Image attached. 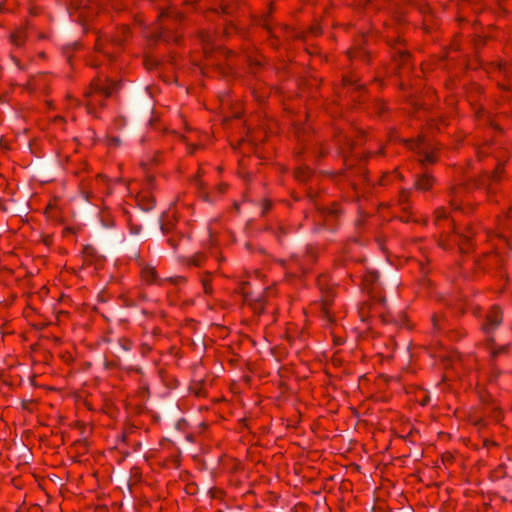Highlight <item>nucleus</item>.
<instances>
[{
  "mask_svg": "<svg viewBox=\"0 0 512 512\" xmlns=\"http://www.w3.org/2000/svg\"><path fill=\"white\" fill-rule=\"evenodd\" d=\"M363 287L369 295V300L359 307V316L362 321L369 318H380L383 323L390 322V315L387 313L386 299L379 284L377 272L369 271L364 275Z\"/></svg>",
  "mask_w": 512,
  "mask_h": 512,
  "instance_id": "f257e3e1",
  "label": "nucleus"
},
{
  "mask_svg": "<svg viewBox=\"0 0 512 512\" xmlns=\"http://www.w3.org/2000/svg\"><path fill=\"white\" fill-rule=\"evenodd\" d=\"M115 87L113 82L108 83L101 77L94 78L84 94L87 112L94 117H99L100 110L105 106L106 100L112 95Z\"/></svg>",
  "mask_w": 512,
  "mask_h": 512,
  "instance_id": "f03ea898",
  "label": "nucleus"
},
{
  "mask_svg": "<svg viewBox=\"0 0 512 512\" xmlns=\"http://www.w3.org/2000/svg\"><path fill=\"white\" fill-rule=\"evenodd\" d=\"M423 144H424V138L423 137H419L416 141H409L408 142V146H409L410 149L417 150V152L420 155H423V157L419 159L421 164H434V163H436L437 159H438L436 152L434 150L430 151V152H427L422 147Z\"/></svg>",
  "mask_w": 512,
  "mask_h": 512,
  "instance_id": "7ed1b4c3",
  "label": "nucleus"
},
{
  "mask_svg": "<svg viewBox=\"0 0 512 512\" xmlns=\"http://www.w3.org/2000/svg\"><path fill=\"white\" fill-rule=\"evenodd\" d=\"M503 320V313L498 306H492L486 315V321L483 325V330L486 333L492 332L498 327Z\"/></svg>",
  "mask_w": 512,
  "mask_h": 512,
  "instance_id": "20e7f679",
  "label": "nucleus"
},
{
  "mask_svg": "<svg viewBox=\"0 0 512 512\" xmlns=\"http://www.w3.org/2000/svg\"><path fill=\"white\" fill-rule=\"evenodd\" d=\"M141 281L146 285H161L162 281L159 278L155 267L144 265L140 271Z\"/></svg>",
  "mask_w": 512,
  "mask_h": 512,
  "instance_id": "39448f33",
  "label": "nucleus"
},
{
  "mask_svg": "<svg viewBox=\"0 0 512 512\" xmlns=\"http://www.w3.org/2000/svg\"><path fill=\"white\" fill-rule=\"evenodd\" d=\"M195 137L184 136V140L187 143V151L189 154H194L196 150L203 147L205 145L208 136L206 134H200L199 132H194Z\"/></svg>",
  "mask_w": 512,
  "mask_h": 512,
  "instance_id": "423d86ee",
  "label": "nucleus"
},
{
  "mask_svg": "<svg viewBox=\"0 0 512 512\" xmlns=\"http://www.w3.org/2000/svg\"><path fill=\"white\" fill-rule=\"evenodd\" d=\"M10 43L15 47H22L27 39V27L20 26L13 30L9 36Z\"/></svg>",
  "mask_w": 512,
  "mask_h": 512,
  "instance_id": "0eeeda50",
  "label": "nucleus"
},
{
  "mask_svg": "<svg viewBox=\"0 0 512 512\" xmlns=\"http://www.w3.org/2000/svg\"><path fill=\"white\" fill-rule=\"evenodd\" d=\"M166 19L181 21L182 19H184V14L180 11H177L175 8L170 7L166 10H163L158 16V21L161 23L164 22Z\"/></svg>",
  "mask_w": 512,
  "mask_h": 512,
  "instance_id": "6e6552de",
  "label": "nucleus"
},
{
  "mask_svg": "<svg viewBox=\"0 0 512 512\" xmlns=\"http://www.w3.org/2000/svg\"><path fill=\"white\" fill-rule=\"evenodd\" d=\"M434 185V178L429 174L419 176L415 182V188L420 191H427Z\"/></svg>",
  "mask_w": 512,
  "mask_h": 512,
  "instance_id": "1a4fd4ad",
  "label": "nucleus"
},
{
  "mask_svg": "<svg viewBox=\"0 0 512 512\" xmlns=\"http://www.w3.org/2000/svg\"><path fill=\"white\" fill-rule=\"evenodd\" d=\"M458 246L461 252L468 253L472 248V242L470 235L458 236Z\"/></svg>",
  "mask_w": 512,
  "mask_h": 512,
  "instance_id": "9d476101",
  "label": "nucleus"
},
{
  "mask_svg": "<svg viewBox=\"0 0 512 512\" xmlns=\"http://www.w3.org/2000/svg\"><path fill=\"white\" fill-rule=\"evenodd\" d=\"M464 188L462 186L455 187L451 190V199H450V205L452 209L458 210L460 209V202L458 201V196L462 193Z\"/></svg>",
  "mask_w": 512,
  "mask_h": 512,
  "instance_id": "9b49d317",
  "label": "nucleus"
},
{
  "mask_svg": "<svg viewBox=\"0 0 512 512\" xmlns=\"http://www.w3.org/2000/svg\"><path fill=\"white\" fill-rule=\"evenodd\" d=\"M130 36V28L126 25H123L119 28V35H116L113 38V41L117 44H122L124 41H126Z\"/></svg>",
  "mask_w": 512,
  "mask_h": 512,
  "instance_id": "f8f14e48",
  "label": "nucleus"
},
{
  "mask_svg": "<svg viewBox=\"0 0 512 512\" xmlns=\"http://www.w3.org/2000/svg\"><path fill=\"white\" fill-rule=\"evenodd\" d=\"M95 256H96V251L93 247L86 246L83 249V257H84L85 263L91 264L93 262V259Z\"/></svg>",
  "mask_w": 512,
  "mask_h": 512,
  "instance_id": "ddd939ff",
  "label": "nucleus"
},
{
  "mask_svg": "<svg viewBox=\"0 0 512 512\" xmlns=\"http://www.w3.org/2000/svg\"><path fill=\"white\" fill-rule=\"evenodd\" d=\"M445 219H447V213H446L445 208H443V207L437 208L434 212L435 225L438 226L440 224V222Z\"/></svg>",
  "mask_w": 512,
  "mask_h": 512,
  "instance_id": "4468645a",
  "label": "nucleus"
},
{
  "mask_svg": "<svg viewBox=\"0 0 512 512\" xmlns=\"http://www.w3.org/2000/svg\"><path fill=\"white\" fill-rule=\"evenodd\" d=\"M201 282L205 294H212L211 276L209 274L203 276Z\"/></svg>",
  "mask_w": 512,
  "mask_h": 512,
  "instance_id": "2eb2a0df",
  "label": "nucleus"
},
{
  "mask_svg": "<svg viewBox=\"0 0 512 512\" xmlns=\"http://www.w3.org/2000/svg\"><path fill=\"white\" fill-rule=\"evenodd\" d=\"M504 172V166L503 164H498L495 168V170L493 171L492 175H491V181L492 182H498L501 180V177H502V174Z\"/></svg>",
  "mask_w": 512,
  "mask_h": 512,
  "instance_id": "dca6fc26",
  "label": "nucleus"
},
{
  "mask_svg": "<svg viewBox=\"0 0 512 512\" xmlns=\"http://www.w3.org/2000/svg\"><path fill=\"white\" fill-rule=\"evenodd\" d=\"M491 344L493 343L492 340H490ZM490 349H491V357L492 358H496L497 356H499L500 354H503V353H506L507 352V349H508V346L507 345H502L500 347H498L497 349L494 348L492 345L490 346Z\"/></svg>",
  "mask_w": 512,
  "mask_h": 512,
  "instance_id": "f3484780",
  "label": "nucleus"
},
{
  "mask_svg": "<svg viewBox=\"0 0 512 512\" xmlns=\"http://www.w3.org/2000/svg\"><path fill=\"white\" fill-rule=\"evenodd\" d=\"M322 313H323V316L326 318V320L328 322H332V316H331V313H330V310H329V305H328V302L325 301L322 305Z\"/></svg>",
  "mask_w": 512,
  "mask_h": 512,
  "instance_id": "a211bd4d",
  "label": "nucleus"
},
{
  "mask_svg": "<svg viewBox=\"0 0 512 512\" xmlns=\"http://www.w3.org/2000/svg\"><path fill=\"white\" fill-rule=\"evenodd\" d=\"M450 236H446L444 238V236L442 235L438 241V245L443 248V249H449L451 247V244H450V239H449Z\"/></svg>",
  "mask_w": 512,
  "mask_h": 512,
  "instance_id": "6ab92c4d",
  "label": "nucleus"
},
{
  "mask_svg": "<svg viewBox=\"0 0 512 512\" xmlns=\"http://www.w3.org/2000/svg\"><path fill=\"white\" fill-rule=\"evenodd\" d=\"M410 196L409 190H402L399 194V202L400 204H405L408 202Z\"/></svg>",
  "mask_w": 512,
  "mask_h": 512,
  "instance_id": "aec40b11",
  "label": "nucleus"
},
{
  "mask_svg": "<svg viewBox=\"0 0 512 512\" xmlns=\"http://www.w3.org/2000/svg\"><path fill=\"white\" fill-rule=\"evenodd\" d=\"M492 417L497 422L501 421L502 420V410L498 407L494 408Z\"/></svg>",
  "mask_w": 512,
  "mask_h": 512,
  "instance_id": "412c9836",
  "label": "nucleus"
},
{
  "mask_svg": "<svg viewBox=\"0 0 512 512\" xmlns=\"http://www.w3.org/2000/svg\"><path fill=\"white\" fill-rule=\"evenodd\" d=\"M154 39H163L165 41L171 40L170 36L164 31H160L157 35L154 36Z\"/></svg>",
  "mask_w": 512,
  "mask_h": 512,
  "instance_id": "4be33fe9",
  "label": "nucleus"
},
{
  "mask_svg": "<svg viewBox=\"0 0 512 512\" xmlns=\"http://www.w3.org/2000/svg\"><path fill=\"white\" fill-rule=\"evenodd\" d=\"M120 343L125 350H129L131 348V342L128 339H121Z\"/></svg>",
  "mask_w": 512,
  "mask_h": 512,
  "instance_id": "5701e85b",
  "label": "nucleus"
},
{
  "mask_svg": "<svg viewBox=\"0 0 512 512\" xmlns=\"http://www.w3.org/2000/svg\"><path fill=\"white\" fill-rule=\"evenodd\" d=\"M400 57L402 59V61L405 63L409 58H410V55L408 52H400Z\"/></svg>",
  "mask_w": 512,
  "mask_h": 512,
  "instance_id": "b1692460",
  "label": "nucleus"
},
{
  "mask_svg": "<svg viewBox=\"0 0 512 512\" xmlns=\"http://www.w3.org/2000/svg\"><path fill=\"white\" fill-rule=\"evenodd\" d=\"M153 205H154V204H153V201H149L147 204H145V205L143 206V209H145V210H149V209H151V208L153 207Z\"/></svg>",
  "mask_w": 512,
  "mask_h": 512,
  "instance_id": "393cba45",
  "label": "nucleus"
},
{
  "mask_svg": "<svg viewBox=\"0 0 512 512\" xmlns=\"http://www.w3.org/2000/svg\"><path fill=\"white\" fill-rule=\"evenodd\" d=\"M390 177H395V178H399L400 179L401 175H400V173L397 170H395L393 173H391Z\"/></svg>",
  "mask_w": 512,
  "mask_h": 512,
  "instance_id": "a878e982",
  "label": "nucleus"
},
{
  "mask_svg": "<svg viewBox=\"0 0 512 512\" xmlns=\"http://www.w3.org/2000/svg\"><path fill=\"white\" fill-rule=\"evenodd\" d=\"M219 190H220L221 193H224L227 190V185L226 184H221L219 186Z\"/></svg>",
  "mask_w": 512,
  "mask_h": 512,
  "instance_id": "bb28decb",
  "label": "nucleus"
},
{
  "mask_svg": "<svg viewBox=\"0 0 512 512\" xmlns=\"http://www.w3.org/2000/svg\"><path fill=\"white\" fill-rule=\"evenodd\" d=\"M255 98H256L259 102H262V101H264V100H265L266 95L258 96V95H256V94H255Z\"/></svg>",
  "mask_w": 512,
  "mask_h": 512,
  "instance_id": "cd10ccee",
  "label": "nucleus"
},
{
  "mask_svg": "<svg viewBox=\"0 0 512 512\" xmlns=\"http://www.w3.org/2000/svg\"><path fill=\"white\" fill-rule=\"evenodd\" d=\"M197 2V0H185L184 4L185 5H193Z\"/></svg>",
  "mask_w": 512,
  "mask_h": 512,
  "instance_id": "c85d7f7f",
  "label": "nucleus"
},
{
  "mask_svg": "<svg viewBox=\"0 0 512 512\" xmlns=\"http://www.w3.org/2000/svg\"><path fill=\"white\" fill-rule=\"evenodd\" d=\"M484 155H485V152L483 150H478L477 151V156H478L479 159H481Z\"/></svg>",
  "mask_w": 512,
  "mask_h": 512,
  "instance_id": "c756f323",
  "label": "nucleus"
},
{
  "mask_svg": "<svg viewBox=\"0 0 512 512\" xmlns=\"http://www.w3.org/2000/svg\"><path fill=\"white\" fill-rule=\"evenodd\" d=\"M300 172H301V170H300V169H299V170H297V172H296V177H297V178H299V179H301V180H304V178H305V177H304V176H303V177H302V176H300Z\"/></svg>",
  "mask_w": 512,
  "mask_h": 512,
  "instance_id": "7c9ffc66",
  "label": "nucleus"
},
{
  "mask_svg": "<svg viewBox=\"0 0 512 512\" xmlns=\"http://www.w3.org/2000/svg\"><path fill=\"white\" fill-rule=\"evenodd\" d=\"M344 84L349 85L352 84V82L348 78H344Z\"/></svg>",
  "mask_w": 512,
  "mask_h": 512,
  "instance_id": "2f4dec72",
  "label": "nucleus"
},
{
  "mask_svg": "<svg viewBox=\"0 0 512 512\" xmlns=\"http://www.w3.org/2000/svg\"><path fill=\"white\" fill-rule=\"evenodd\" d=\"M507 217L508 218H512V207L509 209V211L507 212Z\"/></svg>",
  "mask_w": 512,
  "mask_h": 512,
  "instance_id": "473e14b6",
  "label": "nucleus"
},
{
  "mask_svg": "<svg viewBox=\"0 0 512 512\" xmlns=\"http://www.w3.org/2000/svg\"><path fill=\"white\" fill-rule=\"evenodd\" d=\"M201 37H202L203 41H206L205 37H208V34H202Z\"/></svg>",
  "mask_w": 512,
  "mask_h": 512,
  "instance_id": "72a5a7b5",
  "label": "nucleus"
},
{
  "mask_svg": "<svg viewBox=\"0 0 512 512\" xmlns=\"http://www.w3.org/2000/svg\"><path fill=\"white\" fill-rule=\"evenodd\" d=\"M113 142H114V144H118V143H119V140H118V139H116V138H114V139H113Z\"/></svg>",
  "mask_w": 512,
  "mask_h": 512,
  "instance_id": "f704fd0d",
  "label": "nucleus"
},
{
  "mask_svg": "<svg viewBox=\"0 0 512 512\" xmlns=\"http://www.w3.org/2000/svg\"><path fill=\"white\" fill-rule=\"evenodd\" d=\"M386 177H387V176H385V177H384V179L382 180V184H383V185H384V184H386Z\"/></svg>",
  "mask_w": 512,
  "mask_h": 512,
  "instance_id": "c9c22d12",
  "label": "nucleus"
},
{
  "mask_svg": "<svg viewBox=\"0 0 512 512\" xmlns=\"http://www.w3.org/2000/svg\"><path fill=\"white\" fill-rule=\"evenodd\" d=\"M222 10L224 13H228V11L226 10V7H223Z\"/></svg>",
  "mask_w": 512,
  "mask_h": 512,
  "instance_id": "e433bc0d",
  "label": "nucleus"
},
{
  "mask_svg": "<svg viewBox=\"0 0 512 512\" xmlns=\"http://www.w3.org/2000/svg\"><path fill=\"white\" fill-rule=\"evenodd\" d=\"M98 180H104V177L98 176Z\"/></svg>",
  "mask_w": 512,
  "mask_h": 512,
  "instance_id": "4c0bfd02",
  "label": "nucleus"
},
{
  "mask_svg": "<svg viewBox=\"0 0 512 512\" xmlns=\"http://www.w3.org/2000/svg\"><path fill=\"white\" fill-rule=\"evenodd\" d=\"M51 208V205H48L47 206V209H46V213L48 212V210Z\"/></svg>",
  "mask_w": 512,
  "mask_h": 512,
  "instance_id": "58836bf2",
  "label": "nucleus"
},
{
  "mask_svg": "<svg viewBox=\"0 0 512 512\" xmlns=\"http://www.w3.org/2000/svg\"><path fill=\"white\" fill-rule=\"evenodd\" d=\"M349 57H352V51H348Z\"/></svg>",
  "mask_w": 512,
  "mask_h": 512,
  "instance_id": "ea45409f",
  "label": "nucleus"
}]
</instances>
